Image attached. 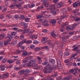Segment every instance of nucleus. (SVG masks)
<instances>
[{
	"label": "nucleus",
	"instance_id": "obj_1",
	"mask_svg": "<svg viewBox=\"0 0 80 80\" xmlns=\"http://www.w3.org/2000/svg\"><path fill=\"white\" fill-rule=\"evenodd\" d=\"M35 61L31 60L29 62L28 66H32L33 67H38V64L37 63H35Z\"/></svg>",
	"mask_w": 80,
	"mask_h": 80
},
{
	"label": "nucleus",
	"instance_id": "obj_2",
	"mask_svg": "<svg viewBox=\"0 0 80 80\" xmlns=\"http://www.w3.org/2000/svg\"><path fill=\"white\" fill-rule=\"evenodd\" d=\"M57 64L58 65V66H54L53 65L52 66V68H58V69H60V68L61 67V63L60 62V60L58 59L57 60Z\"/></svg>",
	"mask_w": 80,
	"mask_h": 80
},
{
	"label": "nucleus",
	"instance_id": "obj_3",
	"mask_svg": "<svg viewBox=\"0 0 80 80\" xmlns=\"http://www.w3.org/2000/svg\"><path fill=\"white\" fill-rule=\"evenodd\" d=\"M42 65L44 66H46V67H52V66L50 64V63L48 62V61L46 60L45 62H43L42 63Z\"/></svg>",
	"mask_w": 80,
	"mask_h": 80
},
{
	"label": "nucleus",
	"instance_id": "obj_4",
	"mask_svg": "<svg viewBox=\"0 0 80 80\" xmlns=\"http://www.w3.org/2000/svg\"><path fill=\"white\" fill-rule=\"evenodd\" d=\"M68 38H69V36L63 35L62 38V42H64V43H65V42L67 41V39Z\"/></svg>",
	"mask_w": 80,
	"mask_h": 80
},
{
	"label": "nucleus",
	"instance_id": "obj_5",
	"mask_svg": "<svg viewBox=\"0 0 80 80\" xmlns=\"http://www.w3.org/2000/svg\"><path fill=\"white\" fill-rule=\"evenodd\" d=\"M53 69H54L53 68V66H50V67H48V66H46L44 67V70H47L48 71V70H52Z\"/></svg>",
	"mask_w": 80,
	"mask_h": 80
},
{
	"label": "nucleus",
	"instance_id": "obj_6",
	"mask_svg": "<svg viewBox=\"0 0 80 80\" xmlns=\"http://www.w3.org/2000/svg\"><path fill=\"white\" fill-rule=\"evenodd\" d=\"M43 25L44 26H49V24L47 23L48 22V20H47V19H45L43 20Z\"/></svg>",
	"mask_w": 80,
	"mask_h": 80
},
{
	"label": "nucleus",
	"instance_id": "obj_7",
	"mask_svg": "<svg viewBox=\"0 0 80 80\" xmlns=\"http://www.w3.org/2000/svg\"><path fill=\"white\" fill-rule=\"evenodd\" d=\"M25 31L26 33H28L27 34L28 35H30V34L33 33L34 32V30H32L31 31H30V29L28 28Z\"/></svg>",
	"mask_w": 80,
	"mask_h": 80
},
{
	"label": "nucleus",
	"instance_id": "obj_8",
	"mask_svg": "<svg viewBox=\"0 0 80 80\" xmlns=\"http://www.w3.org/2000/svg\"><path fill=\"white\" fill-rule=\"evenodd\" d=\"M50 35L53 37V38H56V36H57V35H56V34H55V31H52L51 32V33L50 34Z\"/></svg>",
	"mask_w": 80,
	"mask_h": 80
},
{
	"label": "nucleus",
	"instance_id": "obj_9",
	"mask_svg": "<svg viewBox=\"0 0 80 80\" xmlns=\"http://www.w3.org/2000/svg\"><path fill=\"white\" fill-rule=\"evenodd\" d=\"M11 41V40L10 39H7L6 41H4V46H6V45H7L9 43H10V42Z\"/></svg>",
	"mask_w": 80,
	"mask_h": 80
},
{
	"label": "nucleus",
	"instance_id": "obj_10",
	"mask_svg": "<svg viewBox=\"0 0 80 80\" xmlns=\"http://www.w3.org/2000/svg\"><path fill=\"white\" fill-rule=\"evenodd\" d=\"M57 19H53L50 20V22L51 23H52V25H55V23H56V22H57Z\"/></svg>",
	"mask_w": 80,
	"mask_h": 80
},
{
	"label": "nucleus",
	"instance_id": "obj_11",
	"mask_svg": "<svg viewBox=\"0 0 80 80\" xmlns=\"http://www.w3.org/2000/svg\"><path fill=\"white\" fill-rule=\"evenodd\" d=\"M73 19H74L75 20V22H78L79 20H80V18H77L75 17H74V16H72L71 17Z\"/></svg>",
	"mask_w": 80,
	"mask_h": 80
},
{
	"label": "nucleus",
	"instance_id": "obj_12",
	"mask_svg": "<svg viewBox=\"0 0 80 80\" xmlns=\"http://www.w3.org/2000/svg\"><path fill=\"white\" fill-rule=\"evenodd\" d=\"M22 55L23 57H27V52L24 51L22 53Z\"/></svg>",
	"mask_w": 80,
	"mask_h": 80
},
{
	"label": "nucleus",
	"instance_id": "obj_13",
	"mask_svg": "<svg viewBox=\"0 0 80 80\" xmlns=\"http://www.w3.org/2000/svg\"><path fill=\"white\" fill-rule=\"evenodd\" d=\"M25 72V70H20V71L18 72V74L20 75H23V74L24 72Z\"/></svg>",
	"mask_w": 80,
	"mask_h": 80
},
{
	"label": "nucleus",
	"instance_id": "obj_14",
	"mask_svg": "<svg viewBox=\"0 0 80 80\" xmlns=\"http://www.w3.org/2000/svg\"><path fill=\"white\" fill-rule=\"evenodd\" d=\"M31 39H33V38H34V39H37V36L34 34H32L31 35Z\"/></svg>",
	"mask_w": 80,
	"mask_h": 80
},
{
	"label": "nucleus",
	"instance_id": "obj_15",
	"mask_svg": "<svg viewBox=\"0 0 80 80\" xmlns=\"http://www.w3.org/2000/svg\"><path fill=\"white\" fill-rule=\"evenodd\" d=\"M2 78H6L7 77H8V75H7V74L6 73H4V74L2 75Z\"/></svg>",
	"mask_w": 80,
	"mask_h": 80
},
{
	"label": "nucleus",
	"instance_id": "obj_16",
	"mask_svg": "<svg viewBox=\"0 0 80 80\" xmlns=\"http://www.w3.org/2000/svg\"><path fill=\"white\" fill-rule=\"evenodd\" d=\"M63 5V4L62 3V2H58V4H57V7L58 8H60V7H61Z\"/></svg>",
	"mask_w": 80,
	"mask_h": 80
},
{
	"label": "nucleus",
	"instance_id": "obj_17",
	"mask_svg": "<svg viewBox=\"0 0 80 80\" xmlns=\"http://www.w3.org/2000/svg\"><path fill=\"white\" fill-rule=\"evenodd\" d=\"M78 3L77 2H75L73 3V7L75 8L76 7H78Z\"/></svg>",
	"mask_w": 80,
	"mask_h": 80
},
{
	"label": "nucleus",
	"instance_id": "obj_18",
	"mask_svg": "<svg viewBox=\"0 0 80 80\" xmlns=\"http://www.w3.org/2000/svg\"><path fill=\"white\" fill-rule=\"evenodd\" d=\"M37 59L38 60V62L39 64H40V63H42V60H41V58L39 57H37Z\"/></svg>",
	"mask_w": 80,
	"mask_h": 80
},
{
	"label": "nucleus",
	"instance_id": "obj_19",
	"mask_svg": "<svg viewBox=\"0 0 80 80\" xmlns=\"http://www.w3.org/2000/svg\"><path fill=\"white\" fill-rule=\"evenodd\" d=\"M59 55L60 57L62 58V56L63 55V52H62V51L61 50H60L59 51Z\"/></svg>",
	"mask_w": 80,
	"mask_h": 80
},
{
	"label": "nucleus",
	"instance_id": "obj_20",
	"mask_svg": "<svg viewBox=\"0 0 80 80\" xmlns=\"http://www.w3.org/2000/svg\"><path fill=\"white\" fill-rule=\"evenodd\" d=\"M49 62H50L51 64H54L55 63V60L52 59H50L49 60Z\"/></svg>",
	"mask_w": 80,
	"mask_h": 80
},
{
	"label": "nucleus",
	"instance_id": "obj_21",
	"mask_svg": "<svg viewBox=\"0 0 80 80\" xmlns=\"http://www.w3.org/2000/svg\"><path fill=\"white\" fill-rule=\"evenodd\" d=\"M22 51L19 50H18L16 52H14V54L17 55V54H19V53H21Z\"/></svg>",
	"mask_w": 80,
	"mask_h": 80
},
{
	"label": "nucleus",
	"instance_id": "obj_22",
	"mask_svg": "<svg viewBox=\"0 0 80 80\" xmlns=\"http://www.w3.org/2000/svg\"><path fill=\"white\" fill-rule=\"evenodd\" d=\"M61 10L62 13H67V10H65V9H62Z\"/></svg>",
	"mask_w": 80,
	"mask_h": 80
},
{
	"label": "nucleus",
	"instance_id": "obj_23",
	"mask_svg": "<svg viewBox=\"0 0 80 80\" xmlns=\"http://www.w3.org/2000/svg\"><path fill=\"white\" fill-rule=\"evenodd\" d=\"M50 13H52V15H56V14H57L56 11L53 10L51 11L50 12Z\"/></svg>",
	"mask_w": 80,
	"mask_h": 80
},
{
	"label": "nucleus",
	"instance_id": "obj_24",
	"mask_svg": "<svg viewBox=\"0 0 80 80\" xmlns=\"http://www.w3.org/2000/svg\"><path fill=\"white\" fill-rule=\"evenodd\" d=\"M79 12V9H77L76 10L75 9L72 11V13H78Z\"/></svg>",
	"mask_w": 80,
	"mask_h": 80
},
{
	"label": "nucleus",
	"instance_id": "obj_25",
	"mask_svg": "<svg viewBox=\"0 0 80 80\" xmlns=\"http://www.w3.org/2000/svg\"><path fill=\"white\" fill-rule=\"evenodd\" d=\"M20 20H24L25 19V15H22L20 16Z\"/></svg>",
	"mask_w": 80,
	"mask_h": 80
},
{
	"label": "nucleus",
	"instance_id": "obj_26",
	"mask_svg": "<svg viewBox=\"0 0 80 80\" xmlns=\"http://www.w3.org/2000/svg\"><path fill=\"white\" fill-rule=\"evenodd\" d=\"M77 26V24H74L72 27H71L72 28L71 30H73V29H74V28H75L76 27V26Z\"/></svg>",
	"mask_w": 80,
	"mask_h": 80
},
{
	"label": "nucleus",
	"instance_id": "obj_27",
	"mask_svg": "<svg viewBox=\"0 0 80 80\" xmlns=\"http://www.w3.org/2000/svg\"><path fill=\"white\" fill-rule=\"evenodd\" d=\"M22 45V44L21 42H19L18 44L17 45V48H18L19 47H20Z\"/></svg>",
	"mask_w": 80,
	"mask_h": 80
},
{
	"label": "nucleus",
	"instance_id": "obj_28",
	"mask_svg": "<svg viewBox=\"0 0 80 80\" xmlns=\"http://www.w3.org/2000/svg\"><path fill=\"white\" fill-rule=\"evenodd\" d=\"M0 68H1V70H2V71H4V70H5V68L3 67V65H2L0 66Z\"/></svg>",
	"mask_w": 80,
	"mask_h": 80
},
{
	"label": "nucleus",
	"instance_id": "obj_29",
	"mask_svg": "<svg viewBox=\"0 0 80 80\" xmlns=\"http://www.w3.org/2000/svg\"><path fill=\"white\" fill-rule=\"evenodd\" d=\"M9 8H10L11 9H14L15 8V5L13 4H11L9 6Z\"/></svg>",
	"mask_w": 80,
	"mask_h": 80
},
{
	"label": "nucleus",
	"instance_id": "obj_30",
	"mask_svg": "<svg viewBox=\"0 0 80 80\" xmlns=\"http://www.w3.org/2000/svg\"><path fill=\"white\" fill-rule=\"evenodd\" d=\"M46 40H47V39H45V38H43L42 39V42L43 43H45V42H46Z\"/></svg>",
	"mask_w": 80,
	"mask_h": 80
},
{
	"label": "nucleus",
	"instance_id": "obj_31",
	"mask_svg": "<svg viewBox=\"0 0 80 80\" xmlns=\"http://www.w3.org/2000/svg\"><path fill=\"white\" fill-rule=\"evenodd\" d=\"M7 60V59L6 58H5L2 61V63H6Z\"/></svg>",
	"mask_w": 80,
	"mask_h": 80
},
{
	"label": "nucleus",
	"instance_id": "obj_32",
	"mask_svg": "<svg viewBox=\"0 0 80 80\" xmlns=\"http://www.w3.org/2000/svg\"><path fill=\"white\" fill-rule=\"evenodd\" d=\"M72 65V62H68V63L67 64V66L68 67H69L70 66H71Z\"/></svg>",
	"mask_w": 80,
	"mask_h": 80
},
{
	"label": "nucleus",
	"instance_id": "obj_33",
	"mask_svg": "<svg viewBox=\"0 0 80 80\" xmlns=\"http://www.w3.org/2000/svg\"><path fill=\"white\" fill-rule=\"evenodd\" d=\"M7 37L8 38H9V39H12V38H13L11 34L8 35L7 36Z\"/></svg>",
	"mask_w": 80,
	"mask_h": 80
},
{
	"label": "nucleus",
	"instance_id": "obj_34",
	"mask_svg": "<svg viewBox=\"0 0 80 80\" xmlns=\"http://www.w3.org/2000/svg\"><path fill=\"white\" fill-rule=\"evenodd\" d=\"M39 50H40V48L39 47H37L34 49V51L36 52H37Z\"/></svg>",
	"mask_w": 80,
	"mask_h": 80
},
{
	"label": "nucleus",
	"instance_id": "obj_35",
	"mask_svg": "<svg viewBox=\"0 0 80 80\" xmlns=\"http://www.w3.org/2000/svg\"><path fill=\"white\" fill-rule=\"evenodd\" d=\"M14 17L16 20H18L20 18V17L18 15H16Z\"/></svg>",
	"mask_w": 80,
	"mask_h": 80
},
{
	"label": "nucleus",
	"instance_id": "obj_36",
	"mask_svg": "<svg viewBox=\"0 0 80 80\" xmlns=\"http://www.w3.org/2000/svg\"><path fill=\"white\" fill-rule=\"evenodd\" d=\"M20 42H21L22 45H23V43H27V41H26V40H22V41H21Z\"/></svg>",
	"mask_w": 80,
	"mask_h": 80
},
{
	"label": "nucleus",
	"instance_id": "obj_37",
	"mask_svg": "<svg viewBox=\"0 0 80 80\" xmlns=\"http://www.w3.org/2000/svg\"><path fill=\"white\" fill-rule=\"evenodd\" d=\"M69 52H66L64 53V55L65 56H68V55H69Z\"/></svg>",
	"mask_w": 80,
	"mask_h": 80
},
{
	"label": "nucleus",
	"instance_id": "obj_38",
	"mask_svg": "<svg viewBox=\"0 0 80 80\" xmlns=\"http://www.w3.org/2000/svg\"><path fill=\"white\" fill-rule=\"evenodd\" d=\"M8 63H9L10 64V63H12L13 62V60H8V61H7Z\"/></svg>",
	"mask_w": 80,
	"mask_h": 80
},
{
	"label": "nucleus",
	"instance_id": "obj_39",
	"mask_svg": "<svg viewBox=\"0 0 80 80\" xmlns=\"http://www.w3.org/2000/svg\"><path fill=\"white\" fill-rule=\"evenodd\" d=\"M41 18H43V16L38 15L37 17V18H38V19Z\"/></svg>",
	"mask_w": 80,
	"mask_h": 80
},
{
	"label": "nucleus",
	"instance_id": "obj_40",
	"mask_svg": "<svg viewBox=\"0 0 80 80\" xmlns=\"http://www.w3.org/2000/svg\"><path fill=\"white\" fill-rule=\"evenodd\" d=\"M11 34L12 35V36H15L16 33V32H11Z\"/></svg>",
	"mask_w": 80,
	"mask_h": 80
},
{
	"label": "nucleus",
	"instance_id": "obj_41",
	"mask_svg": "<svg viewBox=\"0 0 80 80\" xmlns=\"http://www.w3.org/2000/svg\"><path fill=\"white\" fill-rule=\"evenodd\" d=\"M16 7L17 8H18L19 7H21V6H22V5L20 4H16L15 5Z\"/></svg>",
	"mask_w": 80,
	"mask_h": 80
},
{
	"label": "nucleus",
	"instance_id": "obj_42",
	"mask_svg": "<svg viewBox=\"0 0 80 80\" xmlns=\"http://www.w3.org/2000/svg\"><path fill=\"white\" fill-rule=\"evenodd\" d=\"M38 43H39V42H38V41L36 40H35L33 42V43L34 44H38Z\"/></svg>",
	"mask_w": 80,
	"mask_h": 80
},
{
	"label": "nucleus",
	"instance_id": "obj_43",
	"mask_svg": "<svg viewBox=\"0 0 80 80\" xmlns=\"http://www.w3.org/2000/svg\"><path fill=\"white\" fill-rule=\"evenodd\" d=\"M78 49V47H76L72 49V51H75V50H76V51H77Z\"/></svg>",
	"mask_w": 80,
	"mask_h": 80
},
{
	"label": "nucleus",
	"instance_id": "obj_44",
	"mask_svg": "<svg viewBox=\"0 0 80 80\" xmlns=\"http://www.w3.org/2000/svg\"><path fill=\"white\" fill-rule=\"evenodd\" d=\"M70 80V78L68 77L64 78L62 79V80Z\"/></svg>",
	"mask_w": 80,
	"mask_h": 80
},
{
	"label": "nucleus",
	"instance_id": "obj_45",
	"mask_svg": "<svg viewBox=\"0 0 80 80\" xmlns=\"http://www.w3.org/2000/svg\"><path fill=\"white\" fill-rule=\"evenodd\" d=\"M62 76H59L56 78V79L57 80H60L61 79H62Z\"/></svg>",
	"mask_w": 80,
	"mask_h": 80
},
{
	"label": "nucleus",
	"instance_id": "obj_46",
	"mask_svg": "<svg viewBox=\"0 0 80 80\" xmlns=\"http://www.w3.org/2000/svg\"><path fill=\"white\" fill-rule=\"evenodd\" d=\"M20 48L22 50H25V47L23 46H21L20 47Z\"/></svg>",
	"mask_w": 80,
	"mask_h": 80
},
{
	"label": "nucleus",
	"instance_id": "obj_47",
	"mask_svg": "<svg viewBox=\"0 0 80 80\" xmlns=\"http://www.w3.org/2000/svg\"><path fill=\"white\" fill-rule=\"evenodd\" d=\"M70 62V60L68 59H67L65 60H64V62H65L67 63H68Z\"/></svg>",
	"mask_w": 80,
	"mask_h": 80
},
{
	"label": "nucleus",
	"instance_id": "obj_48",
	"mask_svg": "<svg viewBox=\"0 0 80 80\" xmlns=\"http://www.w3.org/2000/svg\"><path fill=\"white\" fill-rule=\"evenodd\" d=\"M35 47V46L34 45H31L30 47V48H31V49H33Z\"/></svg>",
	"mask_w": 80,
	"mask_h": 80
},
{
	"label": "nucleus",
	"instance_id": "obj_49",
	"mask_svg": "<svg viewBox=\"0 0 80 80\" xmlns=\"http://www.w3.org/2000/svg\"><path fill=\"white\" fill-rule=\"evenodd\" d=\"M62 19H60L58 20V23L59 24H60L61 22H62Z\"/></svg>",
	"mask_w": 80,
	"mask_h": 80
},
{
	"label": "nucleus",
	"instance_id": "obj_50",
	"mask_svg": "<svg viewBox=\"0 0 80 80\" xmlns=\"http://www.w3.org/2000/svg\"><path fill=\"white\" fill-rule=\"evenodd\" d=\"M25 72H26V73H29V72H30V70L27 69L26 70H25Z\"/></svg>",
	"mask_w": 80,
	"mask_h": 80
},
{
	"label": "nucleus",
	"instance_id": "obj_51",
	"mask_svg": "<svg viewBox=\"0 0 80 80\" xmlns=\"http://www.w3.org/2000/svg\"><path fill=\"white\" fill-rule=\"evenodd\" d=\"M0 37H6V35L2 34H0Z\"/></svg>",
	"mask_w": 80,
	"mask_h": 80
},
{
	"label": "nucleus",
	"instance_id": "obj_52",
	"mask_svg": "<svg viewBox=\"0 0 80 80\" xmlns=\"http://www.w3.org/2000/svg\"><path fill=\"white\" fill-rule=\"evenodd\" d=\"M6 18L8 19V18H10V15H6Z\"/></svg>",
	"mask_w": 80,
	"mask_h": 80
},
{
	"label": "nucleus",
	"instance_id": "obj_53",
	"mask_svg": "<svg viewBox=\"0 0 80 80\" xmlns=\"http://www.w3.org/2000/svg\"><path fill=\"white\" fill-rule=\"evenodd\" d=\"M32 41L30 40H28V41H26V43H28V44L29 43H32Z\"/></svg>",
	"mask_w": 80,
	"mask_h": 80
},
{
	"label": "nucleus",
	"instance_id": "obj_54",
	"mask_svg": "<svg viewBox=\"0 0 80 80\" xmlns=\"http://www.w3.org/2000/svg\"><path fill=\"white\" fill-rule=\"evenodd\" d=\"M25 60H26V62H28V60H29V57H27L25 58Z\"/></svg>",
	"mask_w": 80,
	"mask_h": 80
},
{
	"label": "nucleus",
	"instance_id": "obj_55",
	"mask_svg": "<svg viewBox=\"0 0 80 80\" xmlns=\"http://www.w3.org/2000/svg\"><path fill=\"white\" fill-rule=\"evenodd\" d=\"M61 26L62 27L64 28L65 27V25L64 23H62L61 25Z\"/></svg>",
	"mask_w": 80,
	"mask_h": 80
},
{
	"label": "nucleus",
	"instance_id": "obj_56",
	"mask_svg": "<svg viewBox=\"0 0 80 80\" xmlns=\"http://www.w3.org/2000/svg\"><path fill=\"white\" fill-rule=\"evenodd\" d=\"M3 45V43L2 42H0V47H2Z\"/></svg>",
	"mask_w": 80,
	"mask_h": 80
},
{
	"label": "nucleus",
	"instance_id": "obj_57",
	"mask_svg": "<svg viewBox=\"0 0 80 80\" xmlns=\"http://www.w3.org/2000/svg\"><path fill=\"white\" fill-rule=\"evenodd\" d=\"M44 6L46 7H48L49 6V4H48V3H46L44 4Z\"/></svg>",
	"mask_w": 80,
	"mask_h": 80
},
{
	"label": "nucleus",
	"instance_id": "obj_58",
	"mask_svg": "<svg viewBox=\"0 0 80 80\" xmlns=\"http://www.w3.org/2000/svg\"><path fill=\"white\" fill-rule=\"evenodd\" d=\"M69 72L71 73H73V72H74V69H70L69 71Z\"/></svg>",
	"mask_w": 80,
	"mask_h": 80
},
{
	"label": "nucleus",
	"instance_id": "obj_59",
	"mask_svg": "<svg viewBox=\"0 0 80 80\" xmlns=\"http://www.w3.org/2000/svg\"><path fill=\"white\" fill-rule=\"evenodd\" d=\"M24 38V36H23V35H21L20 36V39H21V40H22V38Z\"/></svg>",
	"mask_w": 80,
	"mask_h": 80
},
{
	"label": "nucleus",
	"instance_id": "obj_60",
	"mask_svg": "<svg viewBox=\"0 0 80 80\" xmlns=\"http://www.w3.org/2000/svg\"><path fill=\"white\" fill-rule=\"evenodd\" d=\"M3 8H4V7H3V6H0V10H2Z\"/></svg>",
	"mask_w": 80,
	"mask_h": 80
},
{
	"label": "nucleus",
	"instance_id": "obj_61",
	"mask_svg": "<svg viewBox=\"0 0 80 80\" xmlns=\"http://www.w3.org/2000/svg\"><path fill=\"white\" fill-rule=\"evenodd\" d=\"M16 63V64H17V65H18V64H20V60H17Z\"/></svg>",
	"mask_w": 80,
	"mask_h": 80
},
{
	"label": "nucleus",
	"instance_id": "obj_62",
	"mask_svg": "<svg viewBox=\"0 0 80 80\" xmlns=\"http://www.w3.org/2000/svg\"><path fill=\"white\" fill-rule=\"evenodd\" d=\"M19 68L18 67L16 66L14 67V69L15 70H19Z\"/></svg>",
	"mask_w": 80,
	"mask_h": 80
},
{
	"label": "nucleus",
	"instance_id": "obj_63",
	"mask_svg": "<svg viewBox=\"0 0 80 80\" xmlns=\"http://www.w3.org/2000/svg\"><path fill=\"white\" fill-rule=\"evenodd\" d=\"M42 72L44 73H48V71L47 70H44L42 71Z\"/></svg>",
	"mask_w": 80,
	"mask_h": 80
},
{
	"label": "nucleus",
	"instance_id": "obj_64",
	"mask_svg": "<svg viewBox=\"0 0 80 80\" xmlns=\"http://www.w3.org/2000/svg\"><path fill=\"white\" fill-rule=\"evenodd\" d=\"M34 7H35V4H32L31 5V8H33Z\"/></svg>",
	"mask_w": 80,
	"mask_h": 80
}]
</instances>
